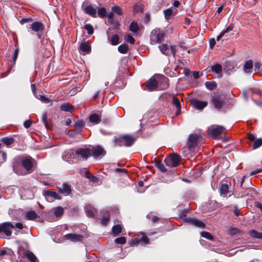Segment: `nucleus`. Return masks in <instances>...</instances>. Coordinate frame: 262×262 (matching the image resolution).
<instances>
[{
    "mask_svg": "<svg viewBox=\"0 0 262 262\" xmlns=\"http://www.w3.org/2000/svg\"><path fill=\"white\" fill-rule=\"evenodd\" d=\"M57 189L60 193L65 196L69 195L71 192L70 186L67 183H63L61 186L57 187Z\"/></svg>",
    "mask_w": 262,
    "mask_h": 262,
    "instance_id": "f3484780",
    "label": "nucleus"
},
{
    "mask_svg": "<svg viewBox=\"0 0 262 262\" xmlns=\"http://www.w3.org/2000/svg\"><path fill=\"white\" fill-rule=\"evenodd\" d=\"M262 145V138L256 139L253 143V149H255Z\"/></svg>",
    "mask_w": 262,
    "mask_h": 262,
    "instance_id": "a18cd8bd",
    "label": "nucleus"
},
{
    "mask_svg": "<svg viewBox=\"0 0 262 262\" xmlns=\"http://www.w3.org/2000/svg\"><path fill=\"white\" fill-rule=\"evenodd\" d=\"M25 217L30 220H34L38 217L37 214L34 211H28L25 214Z\"/></svg>",
    "mask_w": 262,
    "mask_h": 262,
    "instance_id": "72a5a7b5",
    "label": "nucleus"
},
{
    "mask_svg": "<svg viewBox=\"0 0 262 262\" xmlns=\"http://www.w3.org/2000/svg\"><path fill=\"white\" fill-rule=\"evenodd\" d=\"M124 39L125 40L130 44H134L135 43V39L130 34H127L125 35Z\"/></svg>",
    "mask_w": 262,
    "mask_h": 262,
    "instance_id": "5fc2aeb1",
    "label": "nucleus"
},
{
    "mask_svg": "<svg viewBox=\"0 0 262 262\" xmlns=\"http://www.w3.org/2000/svg\"><path fill=\"white\" fill-rule=\"evenodd\" d=\"M30 30L36 34L39 39H41L43 37L45 26L41 22L34 21L30 25L28 32L30 31Z\"/></svg>",
    "mask_w": 262,
    "mask_h": 262,
    "instance_id": "f03ea898",
    "label": "nucleus"
},
{
    "mask_svg": "<svg viewBox=\"0 0 262 262\" xmlns=\"http://www.w3.org/2000/svg\"><path fill=\"white\" fill-rule=\"evenodd\" d=\"M211 101L215 108L221 111L225 104V97L223 95L216 94L212 96Z\"/></svg>",
    "mask_w": 262,
    "mask_h": 262,
    "instance_id": "20e7f679",
    "label": "nucleus"
},
{
    "mask_svg": "<svg viewBox=\"0 0 262 262\" xmlns=\"http://www.w3.org/2000/svg\"><path fill=\"white\" fill-rule=\"evenodd\" d=\"M165 34L163 30L156 28L150 33V41L152 45L161 43L164 39Z\"/></svg>",
    "mask_w": 262,
    "mask_h": 262,
    "instance_id": "f257e3e1",
    "label": "nucleus"
},
{
    "mask_svg": "<svg viewBox=\"0 0 262 262\" xmlns=\"http://www.w3.org/2000/svg\"><path fill=\"white\" fill-rule=\"evenodd\" d=\"M136 140V138L129 135L121 136L116 140L120 146L124 145L127 147L131 146Z\"/></svg>",
    "mask_w": 262,
    "mask_h": 262,
    "instance_id": "7ed1b4c3",
    "label": "nucleus"
},
{
    "mask_svg": "<svg viewBox=\"0 0 262 262\" xmlns=\"http://www.w3.org/2000/svg\"><path fill=\"white\" fill-rule=\"evenodd\" d=\"M101 115L98 114H93L91 115L89 117L90 121L94 123L95 124H98L100 121Z\"/></svg>",
    "mask_w": 262,
    "mask_h": 262,
    "instance_id": "c85d7f7f",
    "label": "nucleus"
},
{
    "mask_svg": "<svg viewBox=\"0 0 262 262\" xmlns=\"http://www.w3.org/2000/svg\"><path fill=\"white\" fill-rule=\"evenodd\" d=\"M84 28L86 30L87 33L90 35H92L94 32L93 28L91 24H86L84 25Z\"/></svg>",
    "mask_w": 262,
    "mask_h": 262,
    "instance_id": "3c124183",
    "label": "nucleus"
},
{
    "mask_svg": "<svg viewBox=\"0 0 262 262\" xmlns=\"http://www.w3.org/2000/svg\"><path fill=\"white\" fill-rule=\"evenodd\" d=\"M140 242L143 243L144 244H148L149 243L148 239L146 236H142L140 240H138V241L137 242V243H138Z\"/></svg>",
    "mask_w": 262,
    "mask_h": 262,
    "instance_id": "69168bd1",
    "label": "nucleus"
},
{
    "mask_svg": "<svg viewBox=\"0 0 262 262\" xmlns=\"http://www.w3.org/2000/svg\"><path fill=\"white\" fill-rule=\"evenodd\" d=\"M75 131L77 134H80L82 128L84 126V123L82 120L77 121L74 124Z\"/></svg>",
    "mask_w": 262,
    "mask_h": 262,
    "instance_id": "bb28decb",
    "label": "nucleus"
},
{
    "mask_svg": "<svg viewBox=\"0 0 262 262\" xmlns=\"http://www.w3.org/2000/svg\"><path fill=\"white\" fill-rule=\"evenodd\" d=\"M91 155L94 156L95 157L104 156L106 154L105 150H104L102 147L99 145L93 147L92 148H91Z\"/></svg>",
    "mask_w": 262,
    "mask_h": 262,
    "instance_id": "4468645a",
    "label": "nucleus"
},
{
    "mask_svg": "<svg viewBox=\"0 0 262 262\" xmlns=\"http://www.w3.org/2000/svg\"><path fill=\"white\" fill-rule=\"evenodd\" d=\"M234 28V26L233 24H230L227 28L223 31V32L225 34L226 33H227L233 30Z\"/></svg>",
    "mask_w": 262,
    "mask_h": 262,
    "instance_id": "0e129e2a",
    "label": "nucleus"
},
{
    "mask_svg": "<svg viewBox=\"0 0 262 262\" xmlns=\"http://www.w3.org/2000/svg\"><path fill=\"white\" fill-rule=\"evenodd\" d=\"M201 235L202 237H203L206 239H209L210 241H213L214 239V238L212 236V235L210 233H209L208 232H206V231L202 232L201 233Z\"/></svg>",
    "mask_w": 262,
    "mask_h": 262,
    "instance_id": "09e8293b",
    "label": "nucleus"
},
{
    "mask_svg": "<svg viewBox=\"0 0 262 262\" xmlns=\"http://www.w3.org/2000/svg\"><path fill=\"white\" fill-rule=\"evenodd\" d=\"M114 12H111L107 15L108 21L110 24H113L114 23Z\"/></svg>",
    "mask_w": 262,
    "mask_h": 262,
    "instance_id": "e2e57ef3",
    "label": "nucleus"
},
{
    "mask_svg": "<svg viewBox=\"0 0 262 262\" xmlns=\"http://www.w3.org/2000/svg\"><path fill=\"white\" fill-rule=\"evenodd\" d=\"M32 124V121L30 120H27L24 123V126L26 128H29Z\"/></svg>",
    "mask_w": 262,
    "mask_h": 262,
    "instance_id": "338daca9",
    "label": "nucleus"
},
{
    "mask_svg": "<svg viewBox=\"0 0 262 262\" xmlns=\"http://www.w3.org/2000/svg\"><path fill=\"white\" fill-rule=\"evenodd\" d=\"M85 13L91 16L96 18L97 17V9L92 5H88L83 8Z\"/></svg>",
    "mask_w": 262,
    "mask_h": 262,
    "instance_id": "a211bd4d",
    "label": "nucleus"
},
{
    "mask_svg": "<svg viewBox=\"0 0 262 262\" xmlns=\"http://www.w3.org/2000/svg\"><path fill=\"white\" fill-rule=\"evenodd\" d=\"M98 15L101 18L106 16V10L104 7H100L98 9Z\"/></svg>",
    "mask_w": 262,
    "mask_h": 262,
    "instance_id": "58836bf2",
    "label": "nucleus"
},
{
    "mask_svg": "<svg viewBox=\"0 0 262 262\" xmlns=\"http://www.w3.org/2000/svg\"><path fill=\"white\" fill-rule=\"evenodd\" d=\"M184 221L185 223H187L189 224L192 225L197 227L204 228L205 226V224L194 217H185L184 219Z\"/></svg>",
    "mask_w": 262,
    "mask_h": 262,
    "instance_id": "f8f14e48",
    "label": "nucleus"
},
{
    "mask_svg": "<svg viewBox=\"0 0 262 262\" xmlns=\"http://www.w3.org/2000/svg\"><path fill=\"white\" fill-rule=\"evenodd\" d=\"M74 106L68 103H64L60 106V110L66 112H71Z\"/></svg>",
    "mask_w": 262,
    "mask_h": 262,
    "instance_id": "2f4dec72",
    "label": "nucleus"
},
{
    "mask_svg": "<svg viewBox=\"0 0 262 262\" xmlns=\"http://www.w3.org/2000/svg\"><path fill=\"white\" fill-rule=\"evenodd\" d=\"M84 210L87 215L90 217H93L96 212V209L93 206L89 205L85 207Z\"/></svg>",
    "mask_w": 262,
    "mask_h": 262,
    "instance_id": "a878e982",
    "label": "nucleus"
},
{
    "mask_svg": "<svg viewBox=\"0 0 262 262\" xmlns=\"http://www.w3.org/2000/svg\"><path fill=\"white\" fill-rule=\"evenodd\" d=\"M259 233L260 232H258L257 231L254 230H252L249 232V234L251 237L257 238H258V236Z\"/></svg>",
    "mask_w": 262,
    "mask_h": 262,
    "instance_id": "680f3d73",
    "label": "nucleus"
},
{
    "mask_svg": "<svg viewBox=\"0 0 262 262\" xmlns=\"http://www.w3.org/2000/svg\"><path fill=\"white\" fill-rule=\"evenodd\" d=\"M14 254L13 251L10 249H3L1 251L0 256H2L5 255L12 256Z\"/></svg>",
    "mask_w": 262,
    "mask_h": 262,
    "instance_id": "c03bdc74",
    "label": "nucleus"
},
{
    "mask_svg": "<svg viewBox=\"0 0 262 262\" xmlns=\"http://www.w3.org/2000/svg\"><path fill=\"white\" fill-rule=\"evenodd\" d=\"M190 103L193 107L199 110H202L208 104L206 101H200L197 99H191Z\"/></svg>",
    "mask_w": 262,
    "mask_h": 262,
    "instance_id": "2eb2a0df",
    "label": "nucleus"
},
{
    "mask_svg": "<svg viewBox=\"0 0 262 262\" xmlns=\"http://www.w3.org/2000/svg\"><path fill=\"white\" fill-rule=\"evenodd\" d=\"M1 232H3L7 236L12 235L11 229H13V223L11 222H5L1 224Z\"/></svg>",
    "mask_w": 262,
    "mask_h": 262,
    "instance_id": "9b49d317",
    "label": "nucleus"
},
{
    "mask_svg": "<svg viewBox=\"0 0 262 262\" xmlns=\"http://www.w3.org/2000/svg\"><path fill=\"white\" fill-rule=\"evenodd\" d=\"M54 214L56 217H60L63 213V208L61 207H58L53 209Z\"/></svg>",
    "mask_w": 262,
    "mask_h": 262,
    "instance_id": "f704fd0d",
    "label": "nucleus"
},
{
    "mask_svg": "<svg viewBox=\"0 0 262 262\" xmlns=\"http://www.w3.org/2000/svg\"><path fill=\"white\" fill-rule=\"evenodd\" d=\"M19 48L16 47L15 49L14 53L13 54V66H14L16 60L17 59V56H18V55L19 53Z\"/></svg>",
    "mask_w": 262,
    "mask_h": 262,
    "instance_id": "6e6d98bb",
    "label": "nucleus"
},
{
    "mask_svg": "<svg viewBox=\"0 0 262 262\" xmlns=\"http://www.w3.org/2000/svg\"><path fill=\"white\" fill-rule=\"evenodd\" d=\"M76 155L78 161L80 160H86L91 156V148H79L76 149Z\"/></svg>",
    "mask_w": 262,
    "mask_h": 262,
    "instance_id": "1a4fd4ad",
    "label": "nucleus"
},
{
    "mask_svg": "<svg viewBox=\"0 0 262 262\" xmlns=\"http://www.w3.org/2000/svg\"><path fill=\"white\" fill-rule=\"evenodd\" d=\"M13 171L17 175H24L26 173L24 171L21 159L18 158H16L14 159L13 162Z\"/></svg>",
    "mask_w": 262,
    "mask_h": 262,
    "instance_id": "6e6552de",
    "label": "nucleus"
},
{
    "mask_svg": "<svg viewBox=\"0 0 262 262\" xmlns=\"http://www.w3.org/2000/svg\"><path fill=\"white\" fill-rule=\"evenodd\" d=\"M85 170V176L86 178L89 179V180L94 183H98V177L94 176L91 173L89 172L87 170L84 169Z\"/></svg>",
    "mask_w": 262,
    "mask_h": 262,
    "instance_id": "cd10ccee",
    "label": "nucleus"
},
{
    "mask_svg": "<svg viewBox=\"0 0 262 262\" xmlns=\"http://www.w3.org/2000/svg\"><path fill=\"white\" fill-rule=\"evenodd\" d=\"M178 50L177 47L176 46H171L170 48V54H172L173 57L176 56V52Z\"/></svg>",
    "mask_w": 262,
    "mask_h": 262,
    "instance_id": "13d9d810",
    "label": "nucleus"
},
{
    "mask_svg": "<svg viewBox=\"0 0 262 262\" xmlns=\"http://www.w3.org/2000/svg\"><path fill=\"white\" fill-rule=\"evenodd\" d=\"M181 157L177 154H172L166 158L164 162L167 166L170 167H176L179 163Z\"/></svg>",
    "mask_w": 262,
    "mask_h": 262,
    "instance_id": "39448f33",
    "label": "nucleus"
},
{
    "mask_svg": "<svg viewBox=\"0 0 262 262\" xmlns=\"http://www.w3.org/2000/svg\"><path fill=\"white\" fill-rule=\"evenodd\" d=\"M121 229L122 227L120 225H116L113 226L112 232L114 235H117L121 232Z\"/></svg>",
    "mask_w": 262,
    "mask_h": 262,
    "instance_id": "37998d69",
    "label": "nucleus"
},
{
    "mask_svg": "<svg viewBox=\"0 0 262 262\" xmlns=\"http://www.w3.org/2000/svg\"><path fill=\"white\" fill-rule=\"evenodd\" d=\"M253 68V61L251 60L247 61L244 66V71L246 73H250Z\"/></svg>",
    "mask_w": 262,
    "mask_h": 262,
    "instance_id": "c756f323",
    "label": "nucleus"
},
{
    "mask_svg": "<svg viewBox=\"0 0 262 262\" xmlns=\"http://www.w3.org/2000/svg\"><path fill=\"white\" fill-rule=\"evenodd\" d=\"M101 220V223L104 225L106 226L108 223L109 222L110 220V214L107 211L105 212L101 217L100 219Z\"/></svg>",
    "mask_w": 262,
    "mask_h": 262,
    "instance_id": "473e14b6",
    "label": "nucleus"
},
{
    "mask_svg": "<svg viewBox=\"0 0 262 262\" xmlns=\"http://www.w3.org/2000/svg\"><path fill=\"white\" fill-rule=\"evenodd\" d=\"M1 141L6 145L9 146L14 142V139L13 138L4 137L1 139Z\"/></svg>",
    "mask_w": 262,
    "mask_h": 262,
    "instance_id": "4c0bfd02",
    "label": "nucleus"
},
{
    "mask_svg": "<svg viewBox=\"0 0 262 262\" xmlns=\"http://www.w3.org/2000/svg\"><path fill=\"white\" fill-rule=\"evenodd\" d=\"M25 256L31 262H37V261L36 257L32 252H27L25 254Z\"/></svg>",
    "mask_w": 262,
    "mask_h": 262,
    "instance_id": "ea45409f",
    "label": "nucleus"
},
{
    "mask_svg": "<svg viewBox=\"0 0 262 262\" xmlns=\"http://www.w3.org/2000/svg\"><path fill=\"white\" fill-rule=\"evenodd\" d=\"M115 242L116 243L119 244H124L126 242V239L124 237H120L117 238L115 239Z\"/></svg>",
    "mask_w": 262,
    "mask_h": 262,
    "instance_id": "bf43d9fd",
    "label": "nucleus"
},
{
    "mask_svg": "<svg viewBox=\"0 0 262 262\" xmlns=\"http://www.w3.org/2000/svg\"><path fill=\"white\" fill-rule=\"evenodd\" d=\"M225 128L223 126L214 125L208 127V134L211 136L213 139L217 138L222 134Z\"/></svg>",
    "mask_w": 262,
    "mask_h": 262,
    "instance_id": "423d86ee",
    "label": "nucleus"
},
{
    "mask_svg": "<svg viewBox=\"0 0 262 262\" xmlns=\"http://www.w3.org/2000/svg\"><path fill=\"white\" fill-rule=\"evenodd\" d=\"M76 154V150H69L64 152L62 159L70 163H76L78 161Z\"/></svg>",
    "mask_w": 262,
    "mask_h": 262,
    "instance_id": "0eeeda50",
    "label": "nucleus"
},
{
    "mask_svg": "<svg viewBox=\"0 0 262 262\" xmlns=\"http://www.w3.org/2000/svg\"><path fill=\"white\" fill-rule=\"evenodd\" d=\"M159 81L155 78H151L145 82L146 89L151 91L155 90L158 87Z\"/></svg>",
    "mask_w": 262,
    "mask_h": 262,
    "instance_id": "dca6fc26",
    "label": "nucleus"
},
{
    "mask_svg": "<svg viewBox=\"0 0 262 262\" xmlns=\"http://www.w3.org/2000/svg\"><path fill=\"white\" fill-rule=\"evenodd\" d=\"M254 71L256 73H259L262 71V63L259 62H256L254 64Z\"/></svg>",
    "mask_w": 262,
    "mask_h": 262,
    "instance_id": "49530a36",
    "label": "nucleus"
},
{
    "mask_svg": "<svg viewBox=\"0 0 262 262\" xmlns=\"http://www.w3.org/2000/svg\"><path fill=\"white\" fill-rule=\"evenodd\" d=\"M119 36L117 34H115L112 37L111 41L113 45H117L119 43Z\"/></svg>",
    "mask_w": 262,
    "mask_h": 262,
    "instance_id": "603ef678",
    "label": "nucleus"
},
{
    "mask_svg": "<svg viewBox=\"0 0 262 262\" xmlns=\"http://www.w3.org/2000/svg\"><path fill=\"white\" fill-rule=\"evenodd\" d=\"M13 229L16 228L18 230H21L24 228V225L21 223H13Z\"/></svg>",
    "mask_w": 262,
    "mask_h": 262,
    "instance_id": "052dcab7",
    "label": "nucleus"
},
{
    "mask_svg": "<svg viewBox=\"0 0 262 262\" xmlns=\"http://www.w3.org/2000/svg\"><path fill=\"white\" fill-rule=\"evenodd\" d=\"M200 135L197 134H192L189 136L187 145L190 150L194 149L198 145V140Z\"/></svg>",
    "mask_w": 262,
    "mask_h": 262,
    "instance_id": "9d476101",
    "label": "nucleus"
},
{
    "mask_svg": "<svg viewBox=\"0 0 262 262\" xmlns=\"http://www.w3.org/2000/svg\"><path fill=\"white\" fill-rule=\"evenodd\" d=\"M158 81H159L158 86H159L160 89H166L168 87L169 84L167 78L164 77V76H161L159 77V79L158 80Z\"/></svg>",
    "mask_w": 262,
    "mask_h": 262,
    "instance_id": "4be33fe9",
    "label": "nucleus"
},
{
    "mask_svg": "<svg viewBox=\"0 0 262 262\" xmlns=\"http://www.w3.org/2000/svg\"><path fill=\"white\" fill-rule=\"evenodd\" d=\"M140 28L141 26L135 21L132 22L129 26V30L135 35H138L139 34Z\"/></svg>",
    "mask_w": 262,
    "mask_h": 262,
    "instance_id": "b1692460",
    "label": "nucleus"
},
{
    "mask_svg": "<svg viewBox=\"0 0 262 262\" xmlns=\"http://www.w3.org/2000/svg\"><path fill=\"white\" fill-rule=\"evenodd\" d=\"M80 49L84 54H88L91 51V48L88 42L83 41L80 44Z\"/></svg>",
    "mask_w": 262,
    "mask_h": 262,
    "instance_id": "393cba45",
    "label": "nucleus"
},
{
    "mask_svg": "<svg viewBox=\"0 0 262 262\" xmlns=\"http://www.w3.org/2000/svg\"><path fill=\"white\" fill-rule=\"evenodd\" d=\"M156 166L162 172H166L167 171L164 165L160 162H156Z\"/></svg>",
    "mask_w": 262,
    "mask_h": 262,
    "instance_id": "de8ad7c7",
    "label": "nucleus"
},
{
    "mask_svg": "<svg viewBox=\"0 0 262 262\" xmlns=\"http://www.w3.org/2000/svg\"><path fill=\"white\" fill-rule=\"evenodd\" d=\"M159 49L160 51L165 55H170V49L168 48V46L166 44H163L162 45L159 46Z\"/></svg>",
    "mask_w": 262,
    "mask_h": 262,
    "instance_id": "7c9ffc66",
    "label": "nucleus"
},
{
    "mask_svg": "<svg viewBox=\"0 0 262 262\" xmlns=\"http://www.w3.org/2000/svg\"><path fill=\"white\" fill-rule=\"evenodd\" d=\"M177 12V9L171 8H168L164 11L165 17L166 19H169L172 16H174Z\"/></svg>",
    "mask_w": 262,
    "mask_h": 262,
    "instance_id": "5701e85b",
    "label": "nucleus"
},
{
    "mask_svg": "<svg viewBox=\"0 0 262 262\" xmlns=\"http://www.w3.org/2000/svg\"><path fill=\"white\" fill-rule=\"evenodd\" d=\"M172 103L174 106H176V107L178 109V111L177 112L176 114H177V115H178L179 114L178 112L180 111V108H181V103H180L179 99L175 96H173Z\"/></svg>",
    "mask_w": 262,
    "mask_h": 262,
    "instance_id": "c9c22d12",
    "label": "nucleus"
},
{
    "mask_svg": "<svg viewBox=\"0 0 262 262\" xmlns=\"http://www.w3.org/2000/svg\"><path fill=\"white\" fill-rule=\"evenodd\" d=\"M118 50L119 52L122 54H125L127 52L128 50V46L126 44H123L120 45L118 48Z\"/></svg>",
    "mask_w": 262,
    "mask_h": 262,
    "instance_id": "a19ab883",
    "label": "nucleus"
},
{
    "mask_svg": "<svg viewBox=\"0 0 262 262\" xmlns=\"http://www.w3.org/2000/svg\"><path fill=\"white\" fill-rule=\"evenodd\" d=\"M228 192V186L227 184H223L220 188V193L222 195L226 196Z\"/></svg>",
    "mask_w": 262,
    "mask_h": 262,
    "instance_id": "e433bc0d",
    "label": "nucleus"
},
{
    "mask_svg": "<svg viewBox=\"0 0 262 262\" xmlns=\"http://www.w3.org/2000/svg\"><path fill=\"white\" fill-rule=\"evenodd\" d=\"M23 167L28 172L30 171L33 167L34 160L30 157H27L21 160Z\"/></svg>",
    "mask_w": 262,
    "mask_h": 262,
    "instance_id": "ddd939ff",
    "label": "nucleus"
},
{
    "mask_svg": "<svg viewBox=\"0 0 262 262\" xmlns=\"http://www.w3.org/2000/svg\"><path fill=\"white\" fill-rule=\"evenodd\" d=\"M206 88L209 90H212L216 86V83L214 81H207L205 83Z\"/></svg>",
    "mask_w": 262,
    "mask_h": 262,
    "instance_id": "79ce46f5",
    "label": "nucleus"
},
{
    "mask_svg": "<svg viewBox=\"0 0 262 262\" xmlns=\"http://www.w3.org/2000/svg\"><path fill=\"white\" fill-rule=\"evenodd\" d=\"M211 71L217 74V77L221 78L223 76L222 73V66L220 64H215L211 67Z\"/></svg>",
    "mask_w": 262,
    "mask_h": 262,
    "instance_id": "6ab92c4d",
    "label": "nucleus"
},
{
    "mask_svg": "<svg viewBox=\"0 0 262 262\" xmlns=\"http://www.w3.org/2000/svg\"><path fill=\"white\" fill-rule=\"evenodd\" d=\"M37 98L45 103H48L51 101L49 99L42 95H39L37 96Z\"/></svg>",
    "mask_w": 262,
    "mask_h": 262,
    "instance_id": "864d4df0",
    "label": "nucleus"
},
{
    "mask_svg": "<svg viewBox=\"0 0 262 262\" xmlns=\"http://www.w3.org/2000/svg\"><path fill=\"white\" fill-rule=\"evenodd\" d=\"M239 230L236 228H231L228 230V233L230 235H234L237 233Z\"/></svg>",
    "mask_w": 262,
    "mask_h": 262,
    "instance_id": "4d7b16f0",
    "label": "nucleus"
},
{
    "mask_svg": "<svg viewBox=\"0 0 262 262\" xmlns=\"http://www.w3.org/2000/svg\"><path fill=\"white\" fill-rule=\"evenodd\" d=\"M44 196L48 199V198L50 197L52 199H54L56 200H61V197L59 195V194L54 191L52 190H47L44 191L43 192Z\"/></svg>",
    "mask_w": 262,
    "mask_h": 262,
    "instance_id": "412c9836",
    "label": "nucleus"
},
{
    "mask_svg": "<svg viewBox=\"0 0 262 262\" xmlns=\"http://www.w3.org/2000/svg\"><path fill=\"white\" fill-rule=\"evenodd\" d=\"M112 10L113 12L116 13L118 15H121L122 14V12L121 9L120 7L115 6L112 8Z\"/></svg>",
    "mask_w": 262,
    "mask_h": 262,
    "instance_id": "8fccbe9b",
    "label": "nucleus"
},
{
    "mask_svg": "<svg viewBox=\"0 0 262 262\" xmlns=\"http://www.w3.org/2000/svg\"><path fill=\"white\" fill-rule=\"evenodd\" d=\"M66 239H69L72 242H76L80 241L82 239L83 237L80 234L69 233L64 236Z\"/></svg>",
    "mask_w": 262,
    "mask_h": 262,
    "instance_id": "aec40b11",
    "label": "nucleus"
},
{
    "mask_svg": "<svg viewBox=\"0 0 262 262\" xmlns=\"http://www.w3.org/2000/svg\"><path fill=\"white\" fill-rule=\"evenodd\" d=\"M47 117H48L47 113H45L43 114V115L42 116V118H41L42 122H43V123L45 124V125L46 126H47Z\"/></svg>",
    "mask_w": 262,
    "mask_h": 262,
    "instance_id": "774afa93",
    "label": "nucleus"
}]
</instances>
